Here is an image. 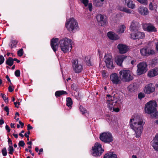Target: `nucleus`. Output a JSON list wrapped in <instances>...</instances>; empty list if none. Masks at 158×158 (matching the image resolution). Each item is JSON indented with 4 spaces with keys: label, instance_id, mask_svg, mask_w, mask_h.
Wrapping results in <instances>:
<instances>
[{
    "label": "nucleus",
    "instance_id": "38",
    "mask_svg": "<svg viewBox=\"0 0 158 158\" xmlns=\"http://www.w3.org/2000/svg\"><path fill=\"white\" fill-rule=\"evenodd\" d=\"M23 48L20 49L18 51L17 54L19 56H23Z\"/></svg>",
    "mask_w": 158,
    "mask_h": 158
},
{
    "label": "nucleus",
    "instance_id": "45",
    "mask_svg": "<svg viewBox=\"0 0 158 158\" xmlns=\"http://www.w3.org/2000/svg\"><path fill=\"white\" fill-rule=\"evenodd\" d=\"M15 76L17 77H19L20 76V72L19 70H16L15 72Z\"/></svg>",
    "mask_w": 158,
    "mask_h": 158
},
{
    "label": "nucleus",
    "instance_id": "17",
    "mask_svg": "<svg viewBox=\"0 0 158 158\" xmlns=\"http://www.w3.org/2000/svg\"><path fill=\"white\" fill-rule=\"evenodd\" d=\"M131 38L133 40L139 39H143L145 37V34L143 32L138 31L134 33L131 34Z\"/></svg>",
    "mask_w": 158,
    "mask_h": 158
},
{
    "label": "nucleus",
    "instance_id": "62",
    "mask_svg": "<svg viewBox=\"0 0 158 158\" xmlns=\"http://www.w3.org/2000/svg\"><path fill=\"white\" fill-rule=\"evenodd\" d=\"M13 61H16L18 63H19L20 62V61L19 60H18L16 58H15L13 59Z\"/></svg>",
    "mask_w": 158,
    "mask_h": 158
},
{
    "label": "nucleus",
    "instance_id": "10",
    "mask_svg": "<svg viewBox=\"0 0 158 158\" xmlns=\"http://www.w3.org/2000/svg\"><path fill=\"white\" fill-rule=\"evenodd\" d=\"M99 139L102 142L106 143H110L113 140L112 134L108 132L100 134Z\"/></svg>",
    "mask_w": 158,
    "mask_h": 158
},
{
    "label": "nucleus",
    "instance_id": "52",
    "mask_svg": "<svg viewBox=\"0 0 158 158\" xmlns=\"http://www.w3.org/2000/svg\"><path fill=\"white\" fill-rule=\"evenodd\" d=\"M19 102H14V105L15 106V107L17 108H19V106L20 105Z\"/></svg>",
    "mask_w": 158,
    "mask_h": 158
},
{
    "label": "nucleus",
    "instance_id": "23",
    "mask_svg": "<svg viewBox=\"0 0 158 158\" xmlns=\"http://www.w3.org/2000/svg\"><path fill=\"white\" fill-rule=\"evenodd\" d=\"M139 12L143 15H147L149 13L148 8L143 6H140L139 9Z\"/></svg>",
    "mask_w": 158,
    "mask_h": 158
},
{
    "label": "nucleus",
    "instance_id": "25",
    "mask_svg": "<svg viewBox=\"0 0 158 158\" xmlns=\"http://www.w3.org/2000/svg\"><path fill=\"white\" fill-rule=\"evenodd\" d=\"M127 90L131 92H133L136 90L137 89V84L135 83L131 84L128 87Z\"/></svg>",
    "mask_w": 158,
    "mask_h": 158
},
{
    "label": "nucleus",
    "instance_id": "13",
    "mask_svg": "<svg viewBox=\"0 0 158 158\" xmlns=\"http://www.w3.org/2000/svg\"><path fill=\"white\" fill-rule=\"evenodd\" d=\"M104 60L106 64V66L109 69H114V66L112 60L111 56L110 54H105Z\"/></svg>",
    "mask_w": 158,
    "mask_h": 158
},
{
    "label": "nucleus",
    "instance_id": "51",
    "mask_svg": "<svg viewBox=\"0 0 158 158\" xmlns=\"http://www.w3.org/2000/svg\"><path fill=\"white\" fill-rule=\"evenodd\" d=\"M88 8L89 10L91 11L92 10V5L91 3H89L88 4Z\"/></svg>",
    "mask_w": 158,
    "mask_h": 158
},
{
    "label": "nucleus",
    "instance_id": "3",
    "mask_svg": "<svg viewBox=\"0 0 158 158\" xmlns=\"http://www.w3.org/2000/svg\"><path fill=\"white\" fill-rule=\"evenodd\" d=\"M157 103L156 101H150L145 105L144 110L146 113L148 114H152V118H157L158 113L156 109Z\"/></svg>",
    "mask_w": 158,
    "mask_h": 158
},
{
    "label": "nucleus",
    "instance_id": "63",
    "mask_svg": "<svg viewBox=\"0 0 158 158\" xmlns=\"http://www.w3.org/2000/svg\"><path fill=\"white\" fill-rule=\"evenodd\" d=\"M15 124L14 123H11L10 124V127L11 128H15Z\"/></svg>",
    "mask_w": 158,
    "mask_h": 158
},
{
    "label": "nucleus",
    "instance_id": "44",
    "mask_svg": "<svg viewBox=\"0 0 158 158\" xmlns=\"http://www.w3.org/2000/svg\"><path fill=\"white\" fill-rule=\"evenodd\" d=\"M25 145V143L24 141L23 140H21L19 141L18 143V145L19 147H23Z\"/></svg>",
    "mask_w": 158,
    "mask_h": 158
},
{
    "label": "nucleus",
    "instance_id": "36",
    "mask_svg": "<svg viewBox=\"0 0 158 158\" xmlns=\"http://www.w3.org/2000/svg\"><path fill=\"white\" fill-rule=\"evenodd\" d=\"M79 109L82 114H84L87 112V111L82 106H80Z\"/></svg>",
    "mask_w": 158,
    "mask_h": 158
},
{
    "label": "nucleus",
    "instance_id": "2",
    "mask_svg": "<svg viewBox=\"0 0 158 158\" xmlns=\"http://www.w3.org/2000/svg\"><path fill=\"white\" fill-rule=\"evenodd\" d=\"M144 123L142 119L136 118L131 119L129 125L131 128L135 131L137 138H139L141 134Z\"/></svg>",
    "mask_w": 158,
    "mask_h": 158
},
{
    "label": "nucleus",
    "instance_id": "15",
    "mask_svg": "<svg viewBox=\"0 0 158 158\" xmlns=\"http://www.w3.org/2000/svg\"><path fill=\"white\" fill-rule=\"evenodd\" d=\"M110 79L114 84L118 85L121 83V81L116 73H113L110 75Z\"/></svg>",
    "mask_w": 158,
    "mask_h": 158
},
{
    "label": "nucleus",
    "instance_id": "7",
    "mask_svg": "<svg viewBox=\"0 0 158 158\" xmlns=\"http://www.w3.org/2000/svg\"><path fill=\"white\" fill-rule=\"evenodd\" d=\"M120 77L125 82H129L132 80L134 77L129 70L122 69L119 72Z\"/></svg>",
    "mask_w": 158,
    "mask_h": 158
},
{
    "label": "nucleus",
    "instance_id": "48",
    "mask_svg": "<svg viewBox=\"0 0 158 158\" xmlns=\"http://www.w3.org/2000/svg\"><path fill=\"white\" fill-rule=\"evenodd\" d=\"M95 5L96 6L100 7L102 6V4L99 1H98L95 4Z\"/></svg>",
    "mask_w": 158,
    "mask_h": 158
},
{
    "label": "nucleus",
    "instance_id": "9",
    "mask_svg": "<svg viewBox=\"0 0 158 158\" xmlns=\"http://www.w3.org/2000/svg\"><path fill=\"white\" fill-rule=\"evenodd\" d=\"M137 74L138 75H140L145 73L148 70V65L147 63L143 61L139 63L137 66Z\"/></svg>",
    "mask_w": 158,
    "mask_h": 158
},
{
    "label": "nucleus",
    "instance_id": "61",
    "mask_svg": "<svg viewBox=\"0 0 158 158\" xmlns=\"http://www.w3.org/2000/svg\"><path fill=\"white\" fill-rule=\"evenodd\" d=\"M12 135L15 137V138L16 139H17L18 138V135L17 134L13 133L12 134Z\"/></svg>",
    "mask_w": 158,
    "mask_h": 158
},
{
    "label": "nucleus",
    "instance_id": "11",
    "mask_svg": "<svg viewBox=\"0 0 158 158\" xmlns=\"http://www.w3.org/2000/svg\"><path fill=\"white\" fill-rule=\"evenodd\" d=\"M97 20L100 26L105 27L108 23L107 18L106 16L101 14L98 15L97 16Z\"/></svg>",
    "mask_w": 158,
    "mask_h": 158
},
{
    "label": "nucleus",
    "instance_id": "14",
    "mask_svg": "<svg viewBox=\"0 0 158 158\" xmlns=\"http://www.w3.org/2000/svg\"><path fill=\"white\" fill-rule=\"evenodd\" d=\"M155 88L154 85L152 83L147 85L144 89V92L147 94H150L155 91Z\"/></svg>",
    "mask_w": 158,
    "mask_h": 158
},
{
    "label": "nucleus",
    "instance_id": "37",
    "mask_svg": "<svg viewBox=\"0 0 158 158\" xmlns=\"http://www.w3.org/2000/svg\"><path fill=\"white\" fill-rule=\"evenodd\" d=\"M2 152L3 156H5L7 155V151L6 148H3L2 150Z\"/></svg>",
    "mask_w": 158,
    "mask_h": 158
},
{
    "label": "nucleus",
    "instance_id": "32",
    "mask_svg": "<svg viewBox=\"0 0 158 158\" xmlns=\"http://www.w3.org/2000/svg\"><path fill=\"white\" fill-rule=\"evenodd\" d=\"M85 60L86 64L87 66H90L92 65L90 61V56H87L85 57Z\"/></svg>",
    "mask_w": 158,
    "mask_h": 158
},
{
    "label": "nucleus",
    "instance_id": "12",
    "mask_svg": "<svg viewBox=\"0 0 158 158\" xmlns=\"http://www.w3.org/2000/svg\"><path fill=\"white\" fill-rule=\"evenodd\" d=\"M73 70L76 73H78L81 72L83 69L82 65L80 64L78 59H76L72 61Z\"/></svg>",
    "mask_w": 158,
    "mask_h": 158
},
{
    "label": "nucleus",
    "instance_id": "6",
    "mask_svg": "<svg viewBox=\"0 0 158 158\" xmlns=\"http://www.w3.org/2000/svg\"><path fill=\"white\" fill-rule=\"evenodd\" d=\"M140 52L142 56H148L154 55L155 53V51L152 45H151V42H149L147 45L140 50Z\"/></svg>",
    "mask_w": 158,
    "mask_h": 158
},
{
    "label": "nucleus",
    "instance_id": "42",
    "mask_svg": "<svg viewBox=\"0 0 158 158\" xmlns=\"http://www.w3.org/2000/svg\"><path fill=\"white\" fill-rule=\"evenodd\" d=\"M81 3H83L85 6H87L88 4L89 0H80Z\"/></svg>",
    "mask_w": 158,
    "mask_h": 158
},
{
    "label": "nucleus",
    "instance_id": "54",
    "mask_svg": "<svg viewBox=\"0 0 158 158\" xmlns=\"http://www.w3.org/2000/svg\"><path fill=\"white\" fill-rule=\"evenodd\" d=\"M6 129L7 131L8 132H10V129L9 127L7 125H6L5 126Z\"/></svg>",
    "mask_w": 158,
    "mask_h": 158
},
{
    "label": "nucleus",
    "instance_id": "40",
    "mask_svg": "<svg viewBox=\"0 0 158 158\" xmlns=\"http://www.w3.org/2000/svg\"><path fill=\"white\" fill-rule=\"evenodd\" d=\"M145 94L144 93L140 92L138 95V98L141 100L142 98L145 97Z\"/></svg>",
    "mask_w": 158,
    "mask_h": 158
},
{
    "label": "nucleus",
    "instance_id": "5",
    "mask_svg": "<svg viewBox=\"0 0 158 158\" xmlns=\"http://www.w3.org/2000/svg\"><path fill=\"white\" fill-rule=\"evenodd\" d=\"M65 27L70 32H74L78 28V23L73 18H70L69 21L66 22Z\"/></svg>",
    "mask_w": 158,
    "mask_h": 158
},
{
    "label": "nucleus",
    "instance_id": "59",
    "mask_svg": "<svg viewBox=\"0 0 158 158\" xmlns=\"http://www.w3.org/2000/svg\"><path fill=\"white\" fill-rule=\"evenodd\" d=\"M6 78L7 79V81L9 82H10L11 80L9 78V76L7 75L6 77Z\"/></svg>",
    "mask_w": 158,
    "mask_h": 158
},
{
    "label": "nucleus",
    "instance_id": "28",
    "mask_svg": "<svg viewBox=\"0 0 158 158\" xmlns=\"http://www.w3.org/2000/svg\"><path fill=\"white\" fill-rule=\"evenodd\" d=\"M67 93L64 90H58L56 91L55 94V95L56 98H58L60 97L61 95L64 94H67Z\"/></svg>",
    "mask_w": 158,
    "mask_h": 158
},
{
    "label": "nucleus",
    "instance_id": "19",
    "mask_svg": "<svg viewBox=\"0 0 158 158\" xmlns=\"http://www.w3.org/2000/svg\"><path fill=\"white\" fill-rule=\"evenodd\" d=\"M158 75V68H155L150 70L148 73V76L151 78L153 77Z\"/></svg>",
    "mask_w": 158,
    "mask_h": 158
},
{
    "label": "nucleus",
    "instance_id": "18",
    "mask_svg": "<svg viewBox=\"0 0 158 158\" xmlns=\"http://www.w3.org/2000/svg\"><path fill=\"white\" fill-rule=\"evenodd\" d=\"M145 25H146V28H145V26L144 25L143 26V28L144 29H145V30L148 32H150L157 31L156 28L155 27L152 25V24L151 23H149L148 24H145Z\"/></svg>",
    "mask_w": 158,
    "mask_h": 158
},
{
    "label": "nucleus",
    "instance_id": "8",
    "mask_svg": "<svg viewBox=\"0 0 158 158\" xmlns=\"http://www.w3.org/2000/svg\"><path fill=\"white\" fill-rule=\"evenodd\" d=\"M92 150L93 156L97 157L101 156L104 151V149L102 148L101 144L98 142L96 143L94 146L92 147Z\"/></svg>",
    "mask_w": 158,
    "mask_h": 158
},
{
    "label": "nucleus",
    "instance_id": "21",
    "mask_svg": "<svg viewBox=\"0 0 158 158\" xmlns=\"http://www.w3.org/2000/svg\"><path fill=\"white\" fill-rule=\"evenodd\" d=\"M127 57V56L124 55H122L119 56L117 57L115 60V62L117 64L120 66H122V63L125 59Z\"/></svg>",
    "mask_w": 158,
    "mask_h": 158
},
{
    "label": "nucleus",
    "instance_id": "31",
    "mask_svg": "<svg viewBox=\"0 0 158 158\" xmlns=\"http://www.w3.org/2000/svg\"><path fill=\"white\" fill-rule=\"evenodd\" d=\"M127 6L129 8L132 9H133L135 8V5L134 4L133 2L130 0L127 1Z\"/></svg>",
    "mask_w": 158,
    "mask_h": 158
},
{
    "label": "nucleus",
    "instance_id": "43",
    "mask_svg": "<svg viewBox=\"0 0 158 158\" xmlns=\"http://www.w3.org/2000/svg\"><path fill=\"white\" fill-rule=\"evenodd\" d=\"M5 60V58L2 55H0V65L2 64Z\"/></svg>",
    "mask_w": 158,
    "mask_h": 158
},
{
    "label": "nucleus",
    "instance_id": "26",
    "mask_svg": "<svg viewBox=\"0 0 158 158\" xmlns=\"http://www.w3.org/2000/svg\"><path fill=\"white\" fill-rule=\"evenodd\" d=\"M107 35L108 37L112 40H116L119 38L118 36L115 35V34L112 31L108 32L107 34Z\"/></svg>",
    "mask_w": 158,
    "mask_h": 158
},
{
    "label": "nucleus",
    "instance_id": "22",
    "mask_svg": "<svg viewBox=\"0 0 158 158\" xmlns=\"http://www.w3.org/2000/svg\"><path fill=\"white\" fill-rule=\"evenodd\" d=\"M139 26V23L136 21L133 20L131 22L130 27V29L132 31H134L137 30Z\"/></svg>",
    "mask_w": 158,
    "mask_h": 158
},
{
    "label": "nucleus",
    "instance_id": "50",
    "mask_svg": "<svg viewBox=\"0 0 158 158\" xmlns=\"http://www.w3.org/2000/svg\"><path fill=\"white\" fill-rule=\"evenodd\" d=\"M17 44V42L16 40H13L12 42L11 46H15Z\"/></svg>",
    "mask_w": 158,
    "mask_h": 158
},
{
    "label": "nucleus",
    "instance_id": "58",
    "mask_svg": "<svg viewBox=\"0 0 158 158\" xmlns=\"http://www.w3.org/2000/svg\"><path fill=\"white\" fill-rule=\"evenodd\" d=\"M24 136L27 138V141H29V135H28L27 134V133H25Z\"/></svg>",
    "mask_w": 158,
    "mask_h": 158
},
{
    "label": "nucleus",
    "instance_id": "49",
    "mask_svg": "<svg viewBox=\"0 0 158 158\" xmlns=\"http://www.w3.org/2000/svg\"><path fill=\"white\" fill-rule=\"evenodd\" d=\"M8 90L10 92H12L14 90V88H13L11 86L9 85L8 88Z\"/></svg>",
    "mask_w": 158,
    "mask_h": 158
},
{
    "label": "nucleus",
    "instance_id": "34",
    "mask_svg": "<svg viewBox=\"0 0 158 158\" xmlns=\"http://www.w3.org/2000/svg\"><path fill=\"white\" fill-rule=\"evenodd\" d=\"M8 150L9 151L8 153L9 154L12 155L14 151L12 146L10 145L8 148Z\"/></svg>",
    "mask_w": 158,
    "mask_h": 158
},
{
    "label": "nucleus",
    "instance_id": "56",
    "mask_svg": "<svg viewBox=\"0 0 158 158\" xmlns=\"http://www.w3.org/2000/svg\"><path fill=\"white\" fill-rule=\"evenodd\" d=\"M19 124L20 125L21 128H23L24 126V123H22L21 121H19Z\"/></svg>",
    "mask_w": 158,
    "mask_h": 158
},
{
    "label": "nucleus",
    "instance_id": "39",
    "mask_svg": "<svg viewBox=\"0 0 158 158\" xmlns=\"http://www.w3.org/2000/svg\"><path fill=\"white\" fill-rule=\"evenodd\" d=\"M71 87V88L74 90L76 91L77 89V85L75 83L72 84Z\"/></svg>",
    "mask_w": 158,
    "mask_h": 158
},
{
    "label": "nucleus",
    "instance_id": "57",
    "mask_svg": "<svg viewBox=\"0 0 158 158\" xmlns=\"http://www.w3.org/2000/svg\"><path fill=\"white\" fill-rule=\"evenodd\" d=\"M4 110L6 112L9 111V109L7 106H6L4 108Z\"/></svg>",
    "mask_w": 158,
    "mask_h": 158
},
{
    "label": "nucleus",
    "instance_id": "1",
    "mask_svg": "<svg viewBox=\"0 0 158 158\" xmlns=\"http://www.w3.org/2000/svg\"><path fill=\"white\" fill-rule=\"evenodd\" d=\"M107 107L110 110L113 108L114 111L118 112L119 111V109L118 107L120 106L122 103L120 98L116 97L115 94L113 92L111 95L107 94L106 95Z\"/></svg>",
    "mask_w": 158,
    "mask_h": 158
},
{
    "label": "nucleus",
    "instance_id": "35",
    "mask_svg": "<svg viewBox=\"0 0 158 158\" xmlns=\"http://www.w3.org/2000/svg\"><path fill=\"white\" fill-rule=\"evenodd\" d=\"M0 96L3 99V100L6 103H8V98L6 97V95L4 94L1 93Z\"/></svg>",
    "mask_w": 158,
    "mask_h": 158
},
{
    "label": "nucleus",
    "instance_id": "30",
    "mask_svg": "<svg viewBox=\"0 0 158 158\" xmlns=\"http://www.w3.org/2000/svg\"><path fill=\"white\" fill-rule=\"evenodd\" d=\"M66 105L69 108H72V105L73 104V101L71 98L70 97H68L66 98Z\"/></svg>",
    "mask_w": 158,
    "mask_h": 158
},
{
    "label": "nucleus",
    "instance_id": "41",
    "mask_svg": "<svg viewBox=\"0 0 158 158\" xmlns=\"http://www.w3.org/2000/svg\"><path fill=\"white\" fill-rule=\"evenodd\" d=\"M126 27L124 25H122L119 28V32L120 33H123L125 30Z\"/></svg>",
    "mask_w": 158,
    "mask_h": 158
},
{
    "label": "nucleus",
    "instance_id": "47",
    "mask_svg": "<svg viewBox=\"0 0 158 158\" xmlns=\"http://www.w3.org/2000/svg\"><path fill=\"white\" fill-rule=\"evenodd\" d=\"M8 144L9 146V145H11L12 144V142L11 140L10 139V138H9L8 137Z\"/></svg>",
    "mask_w": 158,
    "mask_h": 158
},
{
    "label": "nucleus",
    "instance_id": "20",
    "mask_svg": "<svg viewBox=\"0 0 158 158\" xmlns=\"http://www.w3.org/2000/svg\"><path fill=\"white\" fill-rule=\"evenodd\" d=\"M120 53L123 54L126 53L127 51V47L125 45L123 44H119L117 46Z\"/></svg>",
    "mask_w": 158,
    "mask_h": 158
},
{
    "label": "nucleus",
    "instance_id": "60",
    "mask_svg": "<svg viewBox=\"0 0 158 158\" xmlns=\"http://www.w3.org/2000/svg\"><path fill=\"white\" fill-rule=\"evenodd\" d=\"M4 123V121L3 119H0V125H2Z\"/></svg>",
    "mask_w": 158,
    "mask_h": 158
},
{
    "label": "nucleus",
    "instance_id": "33",
    "mask_svg": "<svg viewBox=\"0 0 158 158\" xmlns=\"http://www.w3.org/2000/svg\"><path fill=\"white\" fill-rule=\"evenodd\" d=\"M120 10L128 14H130L131 13V10L129 9L126 7H122L120 8Z\"/></svg>",
    "mask_w": 158,
    "mask_h": 158
},
{
    "label": "nucleus",
    "instance_id": "4",
    "mask_svg": "<svg viewBox=\"0 0 158 158\" xmlns=\"http://www.w3.org/2000/svg\"><path fill=\"white\" fill-rule=\"evenodd\" d=\"M73 42L71 40L66 37L62 39L59 41L61 50L64 53L69 51V48H72Z\"/></svg>",
    "mask_w": 158,
    "mask_h": 158
},
{
    "label": "nucleus",
    "instance_id": "16",
    "mask_svg": "<svg viewBox=\"0 0 158 158\" xmlns=\"http://www.w3.org/2000/svg\"><path fill=\"white\" fill-rule=\"evenodd\" d=\"M59 39L57 38H53L51 40L50 45L53 51L56 52L58 49L59 46L58 42H59Z\"/></svg>",
    "mask_w": 158,
    "mask_h": 158
},
{
    "label": "nucleus",
    "instance_id": "46",
    "mask_svg": "<svg viewBox=\"0 0 158 158\" xmlns=\"http://www.w3.org/2000/svg\"><path fill=\"white\" fill-rule=\"evenodd\" d=\"M137 1L140 3L144 5H146L147 4V0H138Z\"/></svg>",
    "mask_w": 158,
    "mask_h": 158
},
{
    "label": "nucleus",
    "instance_id": "64",
    "mask_svg": "<svg viewBox=\"0 0 158 158\" xmlns=\"http://www.w3.org/2000/svg\"><path fill=\"white\" fill-rule=\"evenodd\" d=\"M136 62L135 60H132L131 61V64L132 65H134L135 64V62Z\"/></svg>",
    "mask_w": 158,
    "mask_h": 158
},
{
    "label": "nucleus",
    "instance_id": "55",
    "mask_svg": "<svg viewBox=\"0 0 158 158\" xmlns=\"http://www.w3.org/2000/svg\"><path fill=\"white\" fill-rule=\"evenodd\" d=\"M149 9L151 10H153V7L152 5V3L151 2L149 5Z\"/></svg>",
    "mask_w": 158,
    "mask_h": 158
},
{
    "label": "nucleus",
    "instance_id": "53",
    "mask_svg": "<svg viewBox=\"0 0 158 158\" xmlns=\"http://www.w3.org/2000/svg\"><path fill=\"white\" fill-rule=\"evenodd\" d=\"M33 127L31 126L30 124H28L27 125V130L29 131L30 130L32 129Z\"/></svg>",
    "mask_w": 158,
    "mask_h": 158
},
{
    "label": "nucleus",
    "instance_id": "27",
    "mask_svg": "<svg viewBox=\"0 0 158 158\" xmlns=\"http://www.w3.org/2000/svg\"><path fill=\"white\" fill-rule=\"evenodd\" d=\"M103 158H118V157L116 154H113L111 152H109L105 155Z\"/></svg>",
    "mask_w": 158,
    "mask_h": 158
},
{
    "label": "nucleus",
    "instance_id": "29",
    "mask_svg": "<svg viewBox=\"0 0 158 158\" xmlns=\"http://www.w3.org/2000/svg\"><path fill=\"white\" fill-rule=\"evenodd\" d=\"M14 63L13 58L10 57L6 61V64L9 66H11Z\"/></svg>",
    "mask_w": 158,
    "mask_h": 158
},
{
    "label": "nucleus",
    "instance_id": "24",
    "mask_svg": "<svg viewBox=\"0 0 158 158\" xmlns=\"http://www.w3.org/2000/svg\"><path fill=\"white\" fill-rule=\"evenodd\" d=\"M152 142V146L156 150L158 151V134L156 135Z\"/></svg>",
    "mask_w": 158,
    "mask_h": 158
}]
</instances>
